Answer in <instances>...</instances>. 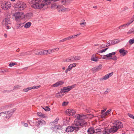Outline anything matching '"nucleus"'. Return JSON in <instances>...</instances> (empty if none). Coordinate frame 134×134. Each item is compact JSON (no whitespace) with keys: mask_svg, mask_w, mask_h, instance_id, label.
<instances>
[{"mask_svg":"<svg viewBox=\"0 0 134 134\" xmlns=\"http://www.w3.org/2000/svg\"><path fill=\"white\" fill-rule=\"evenodd\" d=\"M110 91V89H108L106 90V91H105L104 92V93L105 94H107Z\"/></svg>","mask_w":134,"mask_h":134,"instance_id":"nucleus-41","label":"nucleus"},{"mask_svg":"<svg viewBox=\"0 0 134 134\" xmlns=\"http://www.w3.org/2000/svg\"><path fill=\"white\" fill-rule=\"evenodd\" d=\"M20 86L19 85H17L14 86V89H15L17 88H20Z\"/></svg>","mask_w":134,"mask_h":134,"instance_id":"nucleus-50","label":"nucleus"},{"mask_svg":"<svg viewBox=\"0 0 134 134\" xmlns=\"http://www.w3.org/2000/svg\"><path fill=\"white\" fill-rule=\"evenodd\" d=\"M64 83V82L62 81H58L52 85L51 87H56L62 85Z\"/></svg>","mask_w":134,"mask_h":134,"instance_id":"nucleus-13","label":"nucleus"},{"mask_svg":"<svg viewBox=\"0 0 134 134\" xmlns=\"http://www.w3.org/2000/svg\"><path fill=\"white\" fill-rule=\"evenodd\" d=\"M115 54L116 53L115 52H113L112 53H109L108 54L104 55L103 57L102 58L103 59H108V57H112L113 55H115Z\"/></svg>","mask_w":134,"mask_h":134,"instance_id":"nucleus-12","label":"nucleus"},{"mask_svg":"<svg viewBox=\"0 0 134 134\" xmlns=\"http://www.w3.org/2000/svg\"><path fill=\"white\" fill-rule=\"evenodd\" d=\"M65 112L68 115L70 116H73L76 113V111L74 110L71 109H68Z\"/></svg>","mask_w":134,"mask_h":134,"instance_id":"nucleus-9","label":"nucleus"},{"mask_svg":"<svg viewBox=\"0 0 134 134\" xmlns=\"http://www.w3.org/2000/svg\"><path fill=\"white\" fill-rule=\"evenodd\" d=\"M62 93L61 92V91L58 93L56 94L55 97L57 98H60L61 97L63 96L64 94H62Z\"/></svg>","mask_w":134,"mask_h":134,"instance_id":"nucleus-25","label":"nucleus"},{"mask_svg":"<svg viewBox=\"0 0 134 134\" xmlns=\"http://www.w3.org/2000/svg\"><path fill=\"white\" fill-rule=\"evenodd\" d=\"M108 49V48H106L103 49L101 50V53L105 52L106 50Z\"/></svg>","mask_w":134,"mask_h":134,"instance_id":"nucleus-47","label":"nucleus"},{"mask_svg":"<svg viewBox=\"0 0 134 134\" xmlns=\"http://www.w3.org/2000/svg\"><path fill=\"white\" fill-rule=\"evenodd\" d=\"M117 128L114 125L111 126L109 129L107 127H104V128H102L101 129L102 130V133L103 134H108V132L109 133H113L116 132L118 130ZM102 130H101V131Z\"/></svg>","mask_w":134,"mask_h":134,"instance_id":"nucleus-3","label":"nucleus"},{"mask_svg":"<svg viewBox=\"0 0 134 134\" xmlns=\"http://www.w3.org/2000/svg\"><path fill=\"white\" fill-rule=\"evenodd\" d=\"M24 91H25V92H27L28 91V89H27V88L25 89H24Z\"/></svg>","mask_w":134,"mask_h":134,"instance_id":"nucleus-61","label":"nucleus"},{"mask_svg":"<svg viewBox=\"0 0 134 134\" xmlns=\"http://www.w3.org/2000/svg\"><path fill=\"white\" fill-rule=\"evenodd\" d=\"M68 104V102H64L62 103V105L63 106H65L67 105Z\"/></svg>","mask_w":134,"mask_h":134,"instance_id":"nucleus-46","label":"nucleus"},{"mask_svg":"<svg viewBox=\"0 0 134 134\" xmlns=\"http://www.w3.org/2000/svg\"><path fill=\"white\" fill-rule=\"evenodd\" d=\"M119 52L123 56H124L127 54V51L126 50H125L124 49H120L119 51Z\"/></svg>","mask_w":134,"mask_h":134,"instance_id":"nucleus-19","label":"nucleus"},{"mask_svg":"<svg viewBox=\"0 0 134 134\" xmlns=\"http://www.w3.org/2000/svg\"><path fill=\"white\" fill-rule=\"evenodd\" d=\"M66 8H64L61 9V11L63 12H64L66 11Z\"/></svg>","mask_w":134,"mask_h":134,"instance_id":"nucleus-58","label":"nucleus"},{"mask_svg":"<svg viewBox=\"0 0 134 134\" xmlns=\"http://www.w3.org/2000/svg\"><path fill=\"white\" fill-rule=\"evenodd\" d=\"M46 124L45 121L42 120H39L36 122V126L38 127H40L41 126L45 125Z\"/></svg>","mask_w":134,"mask_h":134,"instance_id":"nucleus-8","label":"nucleus"},{"mask_svg":"<svg viewBox=\"0 0 134 134\" xmlns=\"http://www.w3.org/2000/svg\"><path fill=\"white\" fill-rule=\"evenodd\" d=\"M35 54L36 55H43L42 51L36 53Z\"/></svg>","mask_w":134,"mask_h":134,"instance_id":"nucleus-36","label":"nucleus"},{"mask_svg":"<svg viewBox=\"0 0 134 134\" xmlns=\"http://www.w3.org/2000/svg\"><path fill=\"white\" fill-rule=\"evenodd\" d=\"M5 112H6V114H4V116H6V117L7 119H9L13 114V112L10 111Z\"/></svg>","mask_w":134,"mask_h":134,"instance_id":"nucleus-16","label":"nucleus"},{"mask_svg":"<svg viewBox=\"0 0 134 134\" xmlns=\"http://www.w3.org/2000/svg\"><path fill=\"white\" fill-rule=\"evenodd\" d=\"M15 9L18 10H22L26 8V4L24 2L21 1H18L14 5Z\"/></svg>","mask_w":134,"mask_h":134,"instance_id":"nucleus-4","label":"nucleus"},{"mask_svg":"<svg viewBox=\"0 0 134 134\" xmlns=\"http://www.w3.org/2000/svg\"><path fill=\"white\" fill-rule=\"evenodd\" d=\"M89 116V115H77V119L74 121V126H68L66 128V131L68 132H71L75 130V132H77L79 129L80 126L82 127L86 125V122L84 119L86 118H88Z\"/></svg>","mask_w":134,"mask_h":134,"instance_id":"nucleus-1","label":"nucleus"},{"mask_svg":"<svg viewBox=\"0 0 134 134\" xmlns=\"http://www.w3.org/2000/svg\"><path fill=\"white\" fill-rule=\"evenodd\" d=\"M46 51L47 54H50L52 53L51 49H49L48 50H46Z\"/></svg>","mask_w":134,"mask_h":134,"instance_id":"nucleus-35","label":"nucleus"},{"mask_svg":"<svg viewBox=\"0 0 134 134\" xmlns=\"http://www.w3.org/2000/svg\"><path fill=\"white\" fill-rule=\"evenodd\" d=\"M5 107V106H2L0 107V110L4 109Z\"/></svg>","mask_w":134,"mask_h":134,"instance_id":"nucleus-55","label":"nucleus"},{"mask_svg":"<svg viewBox=\"0 0 134 134\" xmlns=\"http://www.w3.org/2000/svg\"><path fill=\"white\" fill-rule=\"evenodd\" d=\"M11 22L9 18H5L2 22V25H8V24H11Z\"/></svg>","mask_w":134,"mask_h":134,"instance_id":"nucleus-11","label":"nucleus"},{"mask_svg":"<svg viewBox=\"0 0 134 134\" xmlns=\"http://www.w3.org/2000/svg\"><path fill=\"white\" fill-rule=\"evenodd\" d=\"M59 120V118H56L55 120H54V121L55 122V124H57V122Z\"/></svg>","mask_w":134,"mask_h":134,"instance_id":"nucleus-54","label":"nucleus"},{"mask_svg":"<svg viewBox=\"0 0 134 134\" xmlns=\"http://www.w3.org/2000/svg\"><path fill=\"white\" fill-rule=\"evenodd\" d=\"M71 69L70 66H69L68 68L66 69L65 71V73H67L68 71H70Z\"/></svg>","mask_w":134,"mask_h":134,"instance_id":"nucleus-40","label":"nucleus"},{"mask_svg":"<svg viewBox=\"0 0 134 134\" xmlns=\"http://www.w3.org/2000/svg\"><path fill=\"white\" fill-rule=\"evenodd\" d=\"M41 1L42 0H29V3L32 4V7L38 9L42 8L45 5H48L52 1V0H44L42 2Z\"/></svg>","mask_w":134,"mask_h":134,"instance_id":"nucleus-2","label":"nucleus"},{"mask_svg":"<svg viewBox=\"0 0 134 134\" xmlns=\"http://www.w3.org/2000/svg\"><path fill=\"white\" fill-rule=\"evenodd\" d=\"M87 132L88 134H93L94 133L93 127H91L89 128L87 130Z\"/></svg>","mask_w":134,"mask_h":134,"instance_id":"nucleus-20","label":"nucleus"},{"mask_svg":"<svg viewBox=\"0 0 134 134\" xmlns=\"http://www.w3.org/2000/svg\"><path fill=\"white\" fill-rule=\"evenodd\" d=\"M128 7H124V10H128Z\"/></svg>","mask_w":134,"mask_h":134,"instance_id":"nucleus-59","label":"nucleus"},{"mask_svg":"<svg viewBox=\"0 0 134 134\" xmlns=\"http://www.w3.org/2000/svg\"><path fill=\"white\" fill-rule=\"evenodd\" d=\"M119 42L120 41L118 39L110 41L108 42V44H109L108 46L115 44L119 43Z\"/></svg>","mask_w":134,"mask_h":134,"instance_id":"nucleus-15","label":"nucleus"},{"mask_svg":"<svg viewBox=\"0 0 134 134\" xmlns=\"http://www.w3.org/2000/svg\"><path fill=\"white\" fill-rule=\"evenodd\" d=\"M81 34V33H80L79 34H78L77 35H73L72 36H70V37L71 38V39H72L73 38H76L77 36H79Z\"/></svg>","mask_w":134,"mask_h":134,"instance_id":"nucleus-28","label":"nucleus"},{"mask_svg":"<svg viewBox=\"0 0 134 134\" xmlns=\"http://www.w3.org/2000/svg\"><path fill=\"white\" fill-rule=\"evenodd\" d=\"M106 109H104L103 110H101V115H103V114L104 113V112L106 111Z\"/></svg>","mask_w":134,"mask_h":134,"instance_id":"nucleus-43","label":"nucleus"},{"mask_svg":"<svg viewBox=\"0 0 134 134\" xmlns=\"http://www.w3.org/2000/svg\"><path fill=\"white\" fill-rule=\"evenodd\" d=\"M40 86H34L32 87V89H38L40 87Z\"/></svg>","mask_w":134,"mask_h":134,"instance_id":"nucleus-44","label":"nucleus"},{"mask_svg":"<svg viewBox=\"0 0 134 134\" xmlns=\"http://www.w3.org/2000/svg\"><path fill=\"white\" fill-rule=\"evenodd\" d=\"M33 14L31 12H30L26 13L25 14V16L27 18L30 19L33 16Z\"/></svg>","mask_w":134,"mask_h":134,"instance_id":"nucleus-24","label":"nucleus"},{"mask_svg":"<svg viewBox=\"0 0 134 134\" xmlns=\"http://www.w3.org/2000/svg\"><path fill=\"white\" fill-rule=\"evenodd\" d=\"M24 126L26 127H27L28 126V124L26 123H25L24 124Z\"/></svg>","mask_w":134,"mask_h":134,"instance_id":"nucleus-62","label":"nucleus"},{"mask_svg":"<svg viewBox=\"0 0 134 134\" xmlns=\"http://www.w3.org/2000/svg\"><path fill=\"white\" fill-rule=\"evenodd\" d=\"M76 85L74 84L71 86H69L66 87H63V88L61 89V92L62 93H66L70 91L72 88H74Z\"/></svg>","mask_w":134,"mask_h":134,"instance_id":"nucleus-6","label":"nucleus"},{"mask_svg":"<svg viewBox=\"0 0 134 134\" xmlns=\"http://www.w3.org/2000/svg\"><path fill=\"white\" fill-rule=\"evenodd\" d=\"M86 24V23L85 21H84L83 22L80 23V25H83V24Z\"/></svg>","mask_w":134,"mask_h":134,"instance_id":"nucleus-57","label":"nucleus"},{"mask_svg":"<svg viewBox=\"0 0 134 134\" xmlns=\"http://www.w3.org/2000/svg\"><path fill=\"white\" fill-rule=\"evenodd\" d=\"M2 8L4 10L9 9L11 6L10 2H4L2 3L1 5Z\"/></svg>","mask_w":134,"mask_h":134,"instance_id":"nucleus-5","label":"nucleus"},{"mask_svg":"<svg viewBox=\"0 0 134 134\" xmlns=\"http://www.w3.org/2000/svg\"><path fill=\"white\" fill-rule=\"evenodd\" d=\"M10 92V91H8V90H4L3 91V93H5V92Z\"/></svg>","mask_w":134,"mask_h":134,"instance_id":"nucleus-63","label":"nucleus"},{"mask_svg":"<svg viewBox=\"0 0 134 134\" xmlns=\"http://www.w3.org/2000/svg\"><path fill=\"white\" fill-rule=\"evenodd\" d=\"M75 61L80 60L81 59V57L79 55L74 56Z\"/></svg>","mask_w":134,"mask_h":134,"instance_id":"nucleus-27","label":"nucleus"},{"mask_svg":"<svg viewBox=\"0 0 134 134\" xmlns=\"http://www.w3.org/2000/svg\"><path fill=\"white\" fill-rule=\"evenodd\" d=\"M129 43L130 44H132L134 43V38L133 39H131L129 41Z\"/></svg>","mask_w":134,"mask_h":134,"instance_id":"nucleus-32","label":"nucleus"},{"mask_svg":"<svg viewBox=\"0 0 134 134\" xmlns=\"http://www.w3.org/2000/svg\"><path fill=\"white\" fill-rule=\"evenodd\" d=\"M76 65V63H74L73 64H70L69 66H70L71 69H72L73 68L75 67Z\"/></svg>","mask_w":134,"mask_h":134,"instance_id":"nucleus-31","label":"nucleus"},{"mask_svg":"<svg viewBox=\"0 0 134 134\" xmlns=\"http://www.w3.org/2000/svg\"><path fill=\"white\" fill-rule=\"evenodd\" d=\"M100 65H99L98 66L93 68L92 69V72L94 73L99 70L100 69Z\"/></svg>","mask_w":134,"mask_h":134,"instance_id":"nucleus-17","label":"nucleus"},{"mask_svg":"<svg viewBox=\"0 0 134 134\" xmlns=\"http://www.w3.org/2000/svg\"><path fill=\"white\" fill-rule=\"evenodd\" d=\"M31 23L29 21L26 23L24 25H31Z\"/></svg>","mask_w":134,"mask_h":134,"instance_id":"nucleus-52","label":"nucleus"},{"mask_svg":"<svg viewBox=\"0 0 134 134\" xmlns=\"http://www.w3.org/2000/svg\"><path fill=\"white\" fill-rule=\"evenodd\" d=\"M94 133L96 134H100V127H96V129H94Z\"/></svg>","mask_w":134,"mask_h":134,"instance_id":"nucleus-23","label":"nucleus"},{"mask_svg":"<svg viewBox=\"0 0 134 134\" xmlns=\"http://www.w3.org/2000/svg\"><path fill=\"white\" fill-rule=\"evenodd\" d=\"M8 71V70H5L4 69H1L0 70V73H4L5 72H7Z\"/></svg>","mask_w":134,"mask_h":134,"instance_id":"nucleus-34","label":"nucleus"},{"mask_svg":"<svg viewBox=\"0 0 134 134\" xmlns=\"http://www.w3.org/2000/svg\"><path fill=\"white\" fill-rule=\"evenodd\" d=\"M110 59L113 60H117V58L116 56H114L113 58H111Z\"/></svg>","mask_w":134,"mask_h":134,"instance_id":"nucleus-45","label":"nucleus"},{"mask_svg":"<svg viewBox=\"0 0 134 134\" xmlns=\"http://www.w3.org/2000/svg\"><path fill=\"white\" fill-rule=\"evenodd\" d=\"M65 41L69 40H71V38L70 36H68L67 37L65 38Z\"/></svg>","mask_w":134,"mask_h":134,"instance_id":"nucleus-48","label":"nucleus"},{"mask_svg":"<svg viewBox=\"0 0 134 134\" xmlns=\"http://www.w3.org/2000/svg\"><path fill=\"white\" fill-rule=\"evenodd\" d=\"M25 55H27L26 54V53L23 52L20 54V56H24Z\"/></svg>","mask_w":134,"mask_h":134,"instance_id":"nucleus-37","label":"nucleus"},{"mask_svg":"<svg viewBox=\"0 0 134 134\" xmlns=\"http://www.w3.org/2000/svg\"><path fill=\"white\" fill-rule=\"evenodd\" d=\"M37 115L40 118H44L46 117L45 114H43L40 112H38L37 113Z\"/></svg>","mask_w":134,"mask_h":134,"instance_id":"nucleus-26","label":"nucleus"},{"mask_svg":"<svg viewBox=\"0 0 134 134\" xmlns=\"http://www.w3.org/2000/svg\"><path fill=\"white\" fill-rule=\"evenodd\" d=\"M128 115V116L130 117L131 118H132L133 117V116H134L133 115L130 114L129 113H128L127 114Z\"/></svg>","mask_w":134,"mask_h":134,"instance_id":"nucleus-51","label":"nucleus"},{"mask_svg":"<svg viewBox=\"0 0 134 134\" xmlns=\"http://www.w3.org/2000/svg\"><path fill=\"white\" fill-rule=\"evenodd\" d=\"M129 32L130 34L134 33V27L130 29V30L129 31Z\"/></svg>","mask_w":134,"mask_h":134,"instance_id":"nucleus-33","label":"nucleus"},{"mask_svg":"<svg viewBox=\"0 0 134 134\" xmlns=\"http://www.w3.org/2000/svg\"><path fill=\"white\" fill-rule=\"evenodd\" d=\"M6 113L5 112H2L0 113V116H1L2 114H6Z\"/></svg>","mask_w":134,"mask_h":134,"instance_id":"nucleus-53","label":"nucleus"},{"mask_svg":"<svg viewBox=\"0 0 134 134\" xmlns=\"http://www.w3.org/2000/svg\"><path fill=\"white\" fill-rule=\"evenodd\" d=\"M32 87L27 88V89H28V91L32 89Z\"/></svg>","mask_w":134,"mask_h":134,"instance_id":"nucleus-64","label":"nucleus"},{"mask_svg":"<svg viewBox=\"0 0 134 134\" xmlns=\"http://www.w3.org/2000/svg\"><path fill=\"white\" fill-rule=\"evenodd\" d=\"M132 20H133L131 19L130 21H129L128 22L126 25L124 24L123 25H129L133 21H132Z\"/></svg>","mask_w":134,"mask_h":134,"instance_id":"nucleus-38","label":"nucleus"},{"mask_svg":"<svg viewBox=\"0 0 134 134\" xmlns=\"http://www.w3.org/2000/svg\"><path fill=\"white\" fill-rule=\"evenodd\" d=\"M113 124L114 126L116 127L118 130L121 129L123 127V125L122 122L118 120L114 121Z\"/></svg>","mask_w":134,"mask_h":134,"instance_id":"nucleus-7","label":"nucleus"},{"mask_svg":"<svg viewBox=\"0 0 134 134\" xmlns=\"http://www.w3.org/2000/svg\"><path fill=\"white\" fill-rule=\"evenodd\" d=\"M46 51H47L46 50H44L42 51L43 55H44L46 54H47Z\"/></svg>","mask_w":134,"mask_h":134,"instance_id":"nucleus-42","label":"nucleus"},{"mask_svg":"<svg viewBox=\"0 0 134 134\" xmlns=\"http://www.w3.org/2000/svg\"><path fill=\"white\" fill-rule=\"evenodd\" d=\"M42 108L46 111H49L50 110V109L48 106L44 107Z\"/></svg>","mask_w":134,"mask_h":134,"instance_id":"nucleus-30","label":"nucleus"},{"mask_svg":"<svg viewBox=\"0 0 134 134\" xmlns=\"http://www.w3.org/2000/svg\"><path fill=\"white\" fill-rule=\"evenodd\" d=\"M24 27L25 28H28L30 26H24Z\"/></svg>","mask_w":134,"mask_h":134,"instance_id":"nucleus-60","label":"nucleus"},{"mask_svg":"<svg viewBox=\"0 0 134 134\" xmlns=\"http://www.w3.org/2000/svg\"><path fill=\"white\" fill-rule=\"evenodd\" d=\"M113 74V72L109 73L104 76L103 77L101 78V80H105L108 79L111 77Z\"/></svg>","mask_w":134,"mask_h":134,"instance_id":"nucleus-14","label":"nucleus"},{"mask_svg":"<svg viewBox=\"0 0 134 134\" xmlns=\"http://www.w3.org/2000/svg\"><path fill=\"white\" fill-rule=\"evenodd\" d=\"M26 54L27 55H30L32 53V51H31L28 52H26Z\"/></svg>","mask_w":134,"mask_h":134,"instance_id":"nucleus-39","label":"nucleus"},{"mask_svg":"<svg viewBox=\"0 0 134 134\" xmlns=\"http://www.w3.org/2000/svg\"><path fill=\"white\" fill-rule=\"evenodd\" d=\"M111 109H110L108 110L106 112H105L103 115H101V118H105L107 115L109 114L110 112L111 111Z\"/></svg>","mask_w":134,"mask_h":134,"instance_id":"nucleus-18","label":"nucleus"},{"mask_svg":"<svg viewBox=\"0 0 134 134\" xmlns=\"http://www.w3.org/2000/svg\"><path fill=\"white\" fill-rule=\"evenodd\" d=\"M74 59V56H71L66 59L65 61L67 62H75Z\"/></svg>","mask_w":134,"mask_h":134,"instance_id":"nucleus-22","label":"nucleus"},{"mask_svg":"<svg viewBox=\"0 0 134 134\" xmlns=\"http://www.w3.org/2000/svg\"><path fill=\"white\" fill-rule=\"evenodd\" d=\"M19 27H20L19 26H15L14 27V29H19Z\"/></svg>","mask_w":134,"mask_h":134,"instance_id":"nucleus-56","label":"nucleus"},{"mask_svg":"<svg viewBox=\"0 0 134 134\" xmlns=\"http://www.w3.org/2000/svg\"><path fill=\"white\" fill-rule=\"evenodd\" d=\"M15 64L14 63H10L9 64V66H12Z\"/></svg>","mask_w":134,"mask_h":134,"instance_id":"nucleus-49","label":"nucleus"},{"mask_svg":"<svg viewBox=\"0 0 134 134\" xmlns=\"http://www.w3.org/2000/svg\"><path fill=\"white\" fill-rule=\"evenodd\" d=\"M59 48H54L51 49V51L52 53L55 52L56 51H58L59 50Z\"/></svg>","mask_w":134,"mask_h":134,"instance_id":"nucleus-29","label":"nucleus"},{"mask_svg":"<svg viewBox=\"0 0 134 134\" xmlns=\"http://www.w3.org/2000/svg\"><path fill=\"white\" fill-rule=\"evenodd\" d=\"M91 60V61L97 62L98 60V58L95 56V54H93L92 55Z\"/></svg>","mask_w":134,"mask_h":134,"instance_id":"nucleus-21","label":"nucleus"},{"mask_svg":"<svg viewBox=\"0 0 134 134\" xmlns=\"http://www.w3.org/2000/svg\"><path fill=\"white\" fill-rule=\"evenodd\" d=\"M24 13L22 12H18L16 13H15L14 15L15 16V18L16 21H18L21 18V15H23Z\"/></svg>","mask_w":134,"mask_h":134,"instance_id":"nucleus-10","label":"nucleus"}]
</instances>
